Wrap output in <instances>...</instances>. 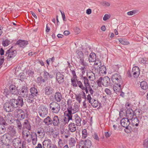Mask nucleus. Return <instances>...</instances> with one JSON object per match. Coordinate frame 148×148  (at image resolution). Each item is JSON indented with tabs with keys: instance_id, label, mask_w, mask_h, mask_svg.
<instances>
[{
	"instance_id": "1",
	"label": "nucleus",
	"mask_w": 148,
	"mask_h": 148,
	"mask_svg": "<svg viewBox=\"0 0 148 148\" xmlns=\"http://www.w3.org/2000/svg\"><path fill=\"white\" fill-rule=\"evenodd\" d=\"M111 79L114 84L113 87L114 91L116 93L120 92L121 89V85L123 83L121 75L118 73H114L112 75Z\"/></svg>"
},
{
	"instance_id": "2",
	"label": "nucleus",
	"mask_w": 148,
	"mask_h": 148,
	"mask_svg": "<svg viewBox=\"0 0 148 148\" xmlns=\"http://www.w3.org/2000/svg\"><path fill=\"white\" fill-rule=\"evenodd\" d=\"M64 116L63 120V121L62 122V125L64 126L66 124L68 123L69 121L70 120H72V116L71 114V111H65L64 112Z\"/></svg>"
},
{
	"instance_id": "3",
	"label": "nucleus",
	"mask_w": 148,
	"mask_h": 148,
	"mask_svg": "<svg viewBox=\"0 0 148 148\" xmlns=\"http://www.w3.org/2000/svg\"><path fill=\"white\" fill-rule=\"evenodd\" d=\"M70 104H68V107L67 108L68 112L71 111V114H74L77 112L79 109V105L78 103H74V105L71 104L72 102H70Z\"/></svg>"
},
{
	"instance_id": "4",
	"label": "nucleus",
	"mask_w": 148,
	"mask_h": 148,
	"mask_svg": "<svg viewBox=\"0 0 148 148\" xmlns=\"http://www.w3.org/2000/svg\"><path fill=\"white\" fill-rule=\"evenodd\" d=\"M16 105H14L12 102H5L4 104L3 107L5 111L9 112L13 110V107H17V103H16Z\"/></svg>"
},
{
	"instance_id": "5",
	"label": "nucleus",
	"mask_w": 148,
	"mask_h": 148,
	"mask_svg": "<svg viewBox=\"0 0 148 148\" xmlns=\"http://www.w3.org/2000/svg\"><path fill=\"white\" fill-rule=\"evenodd\" d=\"M15 113L20 120H22L24 119L26 115L27 116L28 115V113L26 111H24L21 109H17L15 111Z\"/></svg>"
},
{
	"instance_id": "6",
	"label": "nucleus",
	"mask_w": 148,
	"mask_h": 148,
	"mask_svg": "<svg viewBox=\"0 0 148 148\" xmlns=\"http://www.w3.org/2000/svg\"><path fill=\"white\" fill-rule=\"evenodd\" d=\"M39 115L42 117H44L48 114V109L45 106L41 105L38 108Z\"/></svg>"
},
{
	"instance_id": "7",
	"label": "nucleus",
	"mask_w": 148,
	"mask_h": 148,
	"mask_svg": "<svg viewBox=\"0 0 148 148\" xmlns=\"http://www.w3.org/2000/svg\"><path fill=\"white\" fill-rule=\"evenodd\" d=\"M50 108L53 113L56 114L58 113L60 110V105L57 102H51Z\"/></svg>"
},
{
	"instance_id": "8",
	"label": "nucleus",
	"mask_w": 148,
	"mask_h": 148,
	"mask_svg": "<svg viewBox=\"0 0 148 148\" xmlns=\"http://www.w3.org/2000/svg\"><path fill=\"white\" fill-rule=\"evenodd\" d=\"M13 144L15 148H24L23 143L21 139L18 138H14L12 141Z\"/></svg>"
},
{
	"instance_id": "9",
	"label": "nucleus",
	"mask_w": 148,
	"mask_h": 148,
	"mask_svg": "<svg viewBox=\"0 0 148 148\" xmlns=\"http://www.w3.org/2000/svg\"><path fill=\"white\" fill-rule=\"evenodd\" d=\"M63 121L62 119L60 120L59 117L58 116L55 115L52 119V125L55 127H59L60 126H62V122Z\"/></svg>"
},
{
	"instance_id": "10",
	"label": "nucleus",
	"mask_w": 148,
	"mask_h": 148,
	"mask_svg": "<svg viewBox=\"0 0 148 148\" xmlns=\"http://www.w3.org/2000/svg\"><path fill=\"white\" fill-rule=\"evenodd\" d=\"M102 85L104 86L113 87V84L111 82L110 78L108 76L103 77Z\"/></svg>"
},
{
	"instance_id": "11",
	"label": "nucleus",
	"mask_w": 148,
	"mask_h": 148,
	"mask_svg": "<svg viewBox=\"0 0 148 148\" xmlns=\"http://www.w3.org/2000/svg\"><path fill=\"white\" fill-rule=\"evenodd\" d=\"M37 86L35 84L33 85V86L30 88V91L31 93L29 95L30 98H33L34 96H37L38 95V92L37 88Z\"/></svg>"
},
{
	"instance_id": "12",
	"label": "nucleus",
	"mask_w": 148,
	"mask_h": 148,
	"mask_svg": "<svg viewBox=\"0 0 148 148\" xmlns=\"http://www.w3.org/2000/svg\"><path fill=\"white\" fill-rule=\"evenodd\" d=\"M14 46L18 45L19 47L24 48L26 47L27 45L28 44V42L27 40L20 39L18 40L16 43H14Z\"/></svg>"
},
{
	"instance_id": "13",
	"label": "nucleus",
	"mask_w": 148,
	"mask_h": 148,
	"mask_svg": "<svg viewBox=\"0 0 148 148\" xmlns=\"http://www.w3.org/2000/svg\"><path fill=\"white\" fill-rule=\"evenodd\" d=\"M6 127V130L8 132L9 134L12 136H13L16 135V131L14 127L9 125H8Z\"/></svg>"
},
{
	"instance_id": "14",
	"label": "nucleus",
	"mask_w": 148,
	"mask_h": 148,
	"mask_svg": "<svg viewBox=\"0 0 148 148\" xmlns=\"http://www.w3.org/2000/svg\"><path fill=\"white\" fill-rule=\"evenodd\" d=\"M28 88L27 85V84H25L23 86H22L20 89H18V94L19 95H22L27 94L28 92Z\"/></svg>"
},
{
	"instance_id": "15",
	"label": "nucleus",
	"mask_w": 148,
	"mask_h": 148,
	"mask_svg": "<svg viewBox=\"0 0 148 148\" xmlns=\"http://www.w3.org/2000/svg\"><path fill=\"white\" fill-rule=\"evenodd\" d=\"M135 112L134 111L131 109L129 108L127 109L126 111V116L127 119H128L129 120H131L134 117Z\"/></svg>"
},
{
	"instance_id": "16",
	"label": "nucleus",
	"mask_w": 148,
	"mask_h": 148,
	"mask_svg": "<svg viewBox=\"0 0 148 148\" xmlns=\"http://www.w3.org/2000/svg\"><path fill=\"white\" fill-rule=\"evenodd\" d=\"M56 79L59 84L64 82V76L61 74L60 72H58L56 74Z\"/></svg>"
},
{
	"instance_id": "17",
	"label": "nucleus",
	"mask_w": 148,
	"mask_h": 148,
	"mask_svg": "<svg viewBox=\"0 0 148 148\" xmlns=\"http://www.w3.org/2000/svg\"><path fill=\"white\" fill-rule=\"evenodd\" d=\"M129 120L126 118H124L121 120V125L123 127H125L126 129H128V126L130 123Z\"/></svg>"
},
{
	"instance_id": "18",
	"label": "nucleus",
	"mask_w": 148,
	"mask_h": 148,
	"mask_svg": "<svg viewBox=\"0 0 148 148\" xmlns=\"http://www.w3.org/2000/svg\"><path fill=\"white\" fill-rule=\"evenodd\" d=\"M52 145V142L51 140L48 139L45 140L42 142L43 148H51Z\"/></svg>"
},
{
	"instance_id": "19",
	"label": "nucleus",
	"mask_w": 148,
	"mask_h": 148,
	"mask_svg": "<svg viewBox=\"0 0 148 148\" xmlns=\"http://www.w3.org/2000/svg\"><path fill=\"white\" fill-rule=\"evenodd\" d=\"M14 46H12L8 49L10 50L9 51L10 58H11V60L16 56L17 54V51L15 49L16 48H14Z\"/></svg>"
},
{
	"instance_id": "20",
	"label": "nucleus",
	"mask_w": 148,
	"mask_h": 148,
	"mask_svg": "<svg viewBox=\"0 0 148 148\" xmlns=\"http://www.w3.org/2000/svg\"><path fill=\"white\" fill-rule=\"evenodd\" d=\"M140 69L138 66L133 67L132 70V73H133L134 77H138L140 74Z\"/></svg>"
},
{
	"instance_id": "21",
	"label": "nucleus",
	"mask_w": 148,
	"mask_h": 148,
	"mask_svg": "<svg viewBox=\"0 0 148 148\" xmlns=\"http://www.w3.org/2000/svg\"><path fill=\"white\" fill-rule=\"evenodd\" d=\"M11 93L12 94H18V89H17V87L14 84L11 85L9 87Z\"/></svg>"
},
{
	"instance_id": "22",
	"label": "nucleus",
	"mask_w": 148,
	"mask_h": 148,
	"mask_svg": "<svg viewBox=\"0 0 148 148\" xmlns=\"http://www.w3.org/2000/svg\"><path fill=\"white\" fill-rule=\"evenodd\" d=\"M76 144V140L73 137L69 138L68 140V145L70 148H73L75 147Z\"/></svg>"
},
{
	"instance_id": "23",
	"label": "nucleus",
	"mask_w": 148,
	"mask_h": 148,
	"mask_svg": "<svg viewBox=\"0 0 148 148\" xmlns=\"http://www.w3.org/2000/svg\"><path fill=\"white\" fill-rule=\"evenodd\" d=\"M73 118H74V119L75 120L76 125L77 126H80L81 119L78 115L77 114H74Z\"/></svg>"
},
{
	"instance_id": "24",
	"label": "nucleus",
	"mask_w": 148,
	"mask_h": 148,
	"mask_svg": "<svg viewBox=\"0 0 148 148\" xmlns=\"http://www.w3.org/2000/svg\"><path fill=\"white\" fill-rule=\"evenodd\" d=\"M23 128L24 129L26 128L28 130H31V126L29 121L27 119H26L24 121V123H23Z\"/></svg>"
},
{
	"instance_id": "25",
	"label": "nucleus",
	"mask_w": 148,
	"mask_h": 148,
	"mask_svg": "<svg viewBox=\"0 0 148 148\" xmlns=\"http://www.w3.org/2000/svg\"><path fill=\"white\" fill-rule=\"evenodd\" d=\"M81 142L83 143V145L87 148H90L92 145L91 141L88 139H87L85 141L82 140Z\"/></svg>"
},
{
	"instance_id": "26",
	"label": "nucleus",
	"mask_w": 148,
	"mask_h": 148,
	"mask_svg": "<svg viewBox=\"0 0 148 148\" xmlns=\"http://www.w3.org/2000/svg\"><path fill=\"white\" fill-rule=\"evenodd\" d=\"M96 55L93 52L91 53L89 56L88 60L89 62H93L96 61Z\"/></svg>"
},
{
	"instance_id": "27",
	"label": "nucleus",
	"mask_w": 148,
	"mask_h": 148,
	"mask_svg": "<svg viewBox=\"0 0 148 148\" xmlns=\"http://www.w3.org/2000/svg\"><path fill=\"white\" fill-rule=\"evenodd\" d=\"M54 89L49 86H47L45 88V94L47 95H49L52 93Z\"/></svg>"
},
{
	"instance_id": "28",
	"label": "nucleus",
	"mask_w": 148,
	"mask_h": 148,
	"mask_svg": "<svg viewBox=\"0 0 148 148\" xmlns=\"http://www.w3.org/2000/svg\"><path fill=\"white\" fill-rule=\"evenodd\" d=\"M140 87L143 90L147 91L148 90V84L147 82L145 81H143L140 82Z\"/></svg>"
},
{
	"instance_id": "29",
	"label": "nucleus",
	"mask_w": 148,
	"mask_h": 148,
	"mask_svg": "<svg viewBox=\"0 0 148 148\" xmlns=\"http://www.w3.org/2000/svg\"><path fill=\"white\" fill-rule=\"evenodd\" d=\"M37 133L41 138H42L45 136V132L43 128L41 127L38 128L37 130Z\"/></svg>"
},
{
	"instance_id": "30",
	"label": "nucleus",
	"mask_w": 148,
	"mask_h": 148,
	"mask_svg": "<svg viewBox=\"0 0 148 148\" xmlns=\"http://www.w3.org/2000/svg\"><path fill=\"white\" fill-rule=\"evenodd\" d=\"M43 122L47 125H52V119L49 116H48L44 119Z\"/></svg>"
},
{
	"instance_id": "31",
	"label": "nucleus",
	"mask_w": 148,
	"mask_h": 148,
	"mask_svg": "<svg viewBox=\"0 0 148 148\" xmlns=\"http://www.w3.org/2000/svg\"><path fill=\"white\" fill-rule=\"evenodd\" d=\"M69 131L71 132H73L76 130L75 124L74 123H71L69 125Z\"/></svg>"
},
{
	"instance_id": "32",
	"label": "nucleus",
	"mask_w": 148,
	"mask_h": 148,
	"mask_svg": "<svg viewBox=\"0 0 148 148\" xmlns=\"http://www.w3.org/2000/svg\"><path fill=\"white\" fill-rule=\"evenodd\" d=\"M62 96L61 94L59 92H56L55 94L54 98L57 102H60L61 100Z\"/></svg>"
},
{
	"instance_id": "33",
	"label": "nucleus",
	"mask_w": 148,
	"mask_h": 148,
	"mask_svg": "<svg viewBox=\"0 0 148 148\" xmlns=\"http://www.w3.org/2000/svg\"><path fill=\"white\" fill-rule=\"evenodd\" d=\"M10 138L9 137V134H5L3 135L1 137V139L2 141H9L10 140Z\"/></svg>"
},
{
	"instance_id": "34",
	"label": "nucleus",
	"mask_w": 148,
	"mask_h": 148,
	"mask_svg": "<svg viewBox=\"0 0 148 148\" xmlns=\"http://www.w3.org/2000/svg\"><path fill=\"white\" fill-rule=\"evenodd\" d=\"M131 120H132L133 126H138V124L139 123V121L137 117L136 116L135 118H133Z\"/></svg>"
},
{
	"instance_id": "35",
	"label": "nucleus",
	"mask_w": 148,
	"mask_h": 148,
	"mask_svg": "<svg viewBox=\"0 0 148 148\" xmlns=\"http://www.w3.org/2000/svg\"><path fill=\"white\" fill-rule=\"evenodd\" d=\"M99 74H106V67L103 65L99 67Z\"/></svg>"
},
{
	"instance_id": "36",
	"label": "nucleus",
	"mask_w": 148,
	"mask_h": 148,
	"mask_svg": "<svg viewBox=\"0 0 148 148\" xmlns=\"http://www.w3.org/2000/svg\"><path fill=\"white\" fill-rule=\"evenodd\" d=\"M117 39L119 40V42L122 45H128L130 44L129 42L127 41L126 39L123 38H119Z\"/></svg>"
},
{
	"instance_id": "37",
	"label": "nucleus",
	"mask_w": 148,
	"mask_h": 148,
	"mask_svg": "<svg viewBox=\"0 0 148 148\" xmlns=\"http://www.w3.org/2000/svg\"><path fill=\"white\" fill-rule=\"evenodd\" d=\"M79 59V63L84 66H86L87 65V63L84 62V55L78 57Z\"/></svg>"
},
{
	"instance_id": "38",
	"label": "nucleus",
	"mask_w": 148,
	"mask_h": 148,
	"mask_svg": "<svg viewBox=\"0 0 148 148\" xmlns=\"http://www.w3.org/2000/svg\"><path fill=\"white\" fill-rule=\"evenodd\" d=\"M26 77L25 75L23 72L20 73L18 76V79L21 82L23 81L26 78Z\"/></svg>"
},
{
	"instance_id": "39",
	"label": "nucleus",
	"mask_w": 148,
	"mask_h": 148,
	"mask_svg": "<svg viewBox=\"0 0 148 148\" xmlns=\"http://www.w3.org/2000/svg\"><path fill=\"white\" fill-rule=\"evenodd\" d=\"M46 81V80L44 78H43L42 76H40L37 78V83L38 84H41L42 83H45Z\"/></svg>"
},
{
	"instance_id": "40",
	"label": "nucleus",
	"mask_w": 148,
	"mask_h": 148,
	"mask_svg": "<svg viewBox=\"0 0 148 148\" xmlns=\"http://www.w3.org/2000/svg\"><path fill=\"white\" fill-rule=\"evenodd\" d=\"M82 79L84 80V84L85 87H88L90 85L89 81L86 77L82 76Z\"/></svg>"
},
{
	"instance_id": "41",
	"label": "nucleus",
	"mask_w": 148,
	"mask_h": 148,
	"mask_svg": "<svg viewBox=\"0 0 148 148\" xmlns=\"http://www.w3.org/2000/svg\"><path fill=\"white\" fill-rule=\"evenodd\" d=\"M12 42H10V40L6 39L2 41V44L3 46L6 47L8 46L10 44L12 43Z\"/></svg>"
},
{
	"instance_id": "42",
	"label": "nucleus",
	"mask_w": 148,
	"mask_h": 148,
	"mask_svg": "<svg viewBox=\"0 0 148 148\" xmlns=\"http://www.w3.org/2000/svg\"><path fill=\"white\" fill-rule=\"evenodd\" d=\"M42 122V120L38 116L36 119V124L37 126L40 125Z\"/></svg>"
},
{
	"instance_id": "43",
	"label": "nucleus",
	"mask_w": 148,
	"mask_h": 148,
	"mask_svg": "<svg viewBox=\"0 0 148 148\" xmlns=\"http://www.w3.org/2000/svg\"><path fill=\"white\" fill-rule=\"evenodd\" d=\"M82 138L83 139L86 138L88 135L86 129H84L82 130Z\"/></svg>"
},
{
	"instance_id": "44",
	"label": "nucleus",
	"mask_w": 148,
	"mask_h": 148,
	"mask_svg": "<svg viewBox=\"0 0 148 148\" xmlns=\"http://www.w3.org/2000/svg\"><path fill=\"white\" fill-rule=\"evenodd\" d=\"M119 68L120 66L118 64L113 65L111 67V69L113 72L118 71Z\"/></svg>"
},
{
	"instance_id": "45",
	"label": "nucleus",
	"mask_w": 148,
	"mask_h": 148,
	"mask_svg": "<svg viewBox=\"0 0 148 148\" xmlns=\"http://www.w3.org/2000/svg\"><path fill=\"white\" fill-rule=\"evenodd\" d=\"M3 125L2 126H6L8 124L5 122L3 117H0V125Z\"/></svg>"
},
{
	"instance_id": "46",
	"label": "nucleus",
	"mask_w": 148,
	"mask_h": 148,
	"mask_svg": "<svg viewBox=\"0 0 148 148\" xmlns=\"http://www.w3.org/2000/svg\"><path fill=\"white\" fill-rule=\"evenodd\" d=\"M68 104H70V102H67V103L66 102H62V109L63 110H66V108L67 109Z\"/></svg>"
},
{
	"instance_id": "47",
	"label": "nucleus",
	"mask_w": 148,
	"mask_h": 148,
	"mask_svg": "<svg viewBox=\"0 0 148 148\" xmlns=\"http://www.w3.org/2000/svg\"><path fill=\"white\" fill-rule=\"evenodd\" d=\"M90 103L91 105L93 108H97L98 106V105H99V106L98 107L99 108H100L101 107V105L100 103H99V102H89Z\"/></svg>"
},
{
	"instance_id": "48",
	"label": "nucleus",
	"mask_w": 148,
	"mask_h": 148,
	"mask_svg": "<svg viewBox=\"0 0 148 148\" xmlns=\"http://www.w3.org/2000/svg\"><path fill=\"white\" fill-rule=\"evenodd\" d=\"M6 126H2L0 125V134L4 133L6 130Z\"/></svg>"
},
{
	"instance_id": "49",
	"label": "nucleus",
	"mask_w": 148,
	"mask_h": 148,
	"mask_svg": "<svg viewBox=\"0 0 148 148\" xmlns=\"http://www.w3.org/2000/svg\"><path fill=\"white\" fill-rule=\"evenodd\" d=\"M75 53L77 55V58L84 55L82 51H81L79 49H77L76 50Z\"/></svg>"
},
{
	"instance_id": "50",
	"label": "nucleus",
	"mask_w": 148,
	"mask_h": 148,
	"mask_svg": "<svg viewBox=\"0 0 148 148\" xmlns=\"http://www.w3.org/2000/svg\"><path fill=\"white\" fill-rule=\"evenodd\" d=\"M43 72V76L44 78L46 80H48V75H49V73L47 72L45 70H44Z\"/></svg>"
},
{
	"instance_id": "51",
	"label": "nucleus",
	"mask_w": 148,
	"mask_h": 148,
	"mask_svg": "<svg viewBox=\"0 0 148 148\" xmlns=\"http://www.w3.org/2000/svg\"><path fill=\"white\" fill-rule=\"evenodd\" d=\"M28 73V75L29 77H33L34 73V71L32 69H29L26 72Z\"/></svg>"
},
{
	"instance_id": "52",
	"label": "nucleus",
	"mask_w": 148,
	"mask_h": 148,
	"mask_svg": "<svg viewBox=\"0 0 148 148\" xmlns=\"http://www.w3.org/2000/svg\"><path fill=\"white\" fill-rule=\"evenodd\" d=\"M103 77H100V78L96 81V83L98 86L101 85L102 84V82L103 81Z\"/></svg>"
},
{
	"instance_id": "53",
	"label": "nucleus",
	"mask_w": 148,
	"mask_h": 148,
	"mask_svg": "<svg viewBox=\"0 0 148 148\" xmlns=\"http://www.w3.org/2000/svg\"><path fill=\"white\" fill-rule=\"evenodd\" d=\"M11 114L10 113H8V114L5 116V118L6 120V121H8V122L10 121V122H11V119L10 118L11 116L10 115Z\"/></svg>"
},
{
	"instance_id": "54",
	"label": "nucleus",
	"mask_w": 148,
	"mask_h": 148,
	"mask_svg": "<svg viewBox=\"0 0 148 148\" xmlns=\"http://www.w3.org/2000/svg\"><path fill=\"white\" fill-rule=\"evenodd\" d=\"M143 146L144 148H148V139H145L144 140L143 142Z\"/></svg>"
},
{
	"instance_id": "55",
	"label": "nucleus",
	"mask_w": 148,
	"mask_h": 148,
	"mask_svg": "<svg viewBox=\"0 0 148 148\" xmlns=\"http://www.w3.org/2000/svg\"><path fill=\"white\" fill-rule=\"evenodd\" d=\"M16 123L17 124V127L19 130H21L22 127L21 123L18 119L16 121Z\"/></svg>"
},
{
	"instance_id": "56",
	"label": "nucleus",
	"mask_w": 148,
	"mask_h": 148,
	"mask_svg": "<svg viewBox=\"0 0 148 148\" xmlns=\"http://www.w3.org/2000/svg\"><path fill=\"white\" fill-rule=\"evenodd\" d=\"M64 132V134L66 138H67L70 136V133L68 130H66Z\"/></svg>"
},
{
	"instance_id": "57",
	"label": "nucleus",
	"mask_w": 148,
	"mask_h": 148,
	"mask_svg": "<svg viewBox=\"0 0 148 148\" xmlns=\"http://www.w3.org/2000/svg\"><path fill=\"white\" fill-rule=\"evenodd\" d=\"M81 93H82V92H81L80 93H79V94H78L77 95H76V99L77 101H78V102H81L82 101V100H81L82 94H81Z\"/></svg>"
},
{
	"instance_id": "58",
	"label": "nucleus",
	"mask_w": 148,
	"mask_h": 148,
	"mask_svg": "<svg viewBox=\"0 0 148 148\" xmlns=\"http://www.w3.org/2000/svg\"><path fill=\"white\" fill-rule=\"evenodd\" d=\"M77 83V85L82 89L84 87V86L82 82L80 81H78L76 79Z\"/></svg>"
},
{
	"instance_id": "59",
	"label": "nucleus",
	"mask_w": 148,
	"mask_h": 148,
	"mask_svg": "<svg viewBox=\"0 0 148 148\" xmlns=\"http://www.w3.org/2000/svg\"><path fill=\"white\" fill-rule=\"evenodd\" d=\"M71 81L72 83L71 85L73 87H77V84L76 83V82H77L76 79H71Z\"/></svg>"
},
{
	"instance_id": "60",
	"label": "nucleus",
	"mask_w": 148,
	"mask_h": 148,
	"mask_svg": "<svg viewBox=\"0 0 148 148\" xmlns=\"http://www.w3.org/2000/svg\"><path fill=\"white\" fill-rule=\"evenodd\" d=\"M30 136H31V139H34L37 138V135L35 132H32L31 135H30Z\"/></svg>"
},
{
	"instance_id": "61",
	"label": "nucleus",
	"mask_w": 148,
	"mask_h": 148,
	"mask_svg": "<svg viewBox=\"0 0 148 148\" xmlns=\"http://www.w3.org/2000/svg\"><path fill=\"white\" fill-rule=\"evenodd\" d=\"M136 12V11L135 10H133L128 12L127 14L128 15L131 16L135 14Z\"/></svg>"
},
{
	"instance_id": "62",
	"label": "nucleus",
	"mask_w": 148,
	"mask_h": 148,
	"mask_svg": "<svg viewBox=\"0 0 148 148\" xmlns=\"http://www.w3.org/2000/svg\"><path fill=\"white\" fill-rule=\"evenodd\" d=\"M10 93V91H9L8 89H4L3 93L5 96L9 95Z\"/></svg>"
},
{
	"instance_id": "63",
	"label": "nucleus",
	"mask_w": 148,
	"mask_h": 148,
	"mask_svg": "<svg viewBox=\"0 0 148 148\" xmlns=\"http://www.w3.org/2000/svg\"><path fill=\"white\" fill-rule=\"evenodd\" d=\"M64 143L62 140L61 139H59L58 141V145L60 147H61L63 145Z\"/></svg>"
},
{
	"instance_id": "64",
	"label": "nucleus",
	"mask_w": 148,
	"mask_h": 148,
	"mask_svg": "<svg viewBox=\"0 0 148 148\" xmlns=\"http://www.w3.org/2000/svg\"><path fill=\"white\" fill-rule=\"evenodd\" d=\"M92 137L96 140L97 141H99V138L96 133H95L92 135Z\"/></svg>"
}]
</instances>
